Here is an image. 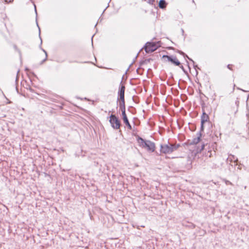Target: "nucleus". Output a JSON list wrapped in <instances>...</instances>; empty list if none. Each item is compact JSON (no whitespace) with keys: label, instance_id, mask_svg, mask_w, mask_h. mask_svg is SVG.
<instances>
[{"label":"nucleus","instance_id":"16","mask_svg":"<svg viewBox=\"0 0 249 249\" xmlns=\"http://www.w3.org/2000/svg\"><path fill=\"white\" fill-rule=\"evenodd\" d=\"M204 147H205V144H201V148L200 149H197V152H200L202 150H203V149L204 148Z\"/></svg>","mask_w":249,"mask_h":249},{"label":"nucleus","instance_id":"8","mask_svg":"<svg viewBox=\"0 0 249 249\" xmlns=\"http://www.w3.org/2000/svg\"><path fill=\"white\" fill-rule=\"evenodd\" d=\"M125 89V86L123 84V81L122 80L120 84V87L118 92V100H119V98H124Z\"/></svg>","mask_w":249,"mask_h":249},{"label":"nucleus","instance_id":"18","mask_svg":"<svg viewBox=\"0 0 249 249\" xmlns=\"http://www.w3.org/2000/svg\"><path fill=\"white\" fill-rule=\"evenodd\" d=\"M13 0H5V1L6 2V3H9V2H11L13 1Z\"/></svg>","mask_w":249,"mask_h":249},{"label":"nucleus","instance_id":"29","mask_svg":"<svg viewBox=\"0 0 249 249\" xmlns=\"http://www.w3.org/2000/svg\"><path fill=\"white\" fill-rule=\"evenodd\" d=\"M39 38H41V36H40V35H39Z\"/></svg>","mask_w":249,"mask_h":249},{"label":"nucleus","instance_id":"9","mask_svg":"<svg viewBox=\"0 0 249 249\" xmlns=\"http://www.w3.org/2000/svg\"><path fill=\"white\" fill-rule=\"evenodd\" d=\"M177 52H178L180 54L182 55L184 58L187 57L190 61H191L193 62V65H194V67L196 70V74H197V69H200L198 67V66L196 65H195L194 61L193 60H192L191 58H189L184 52H182L181 51L178 50L177 51Z\"/></svg>","mask_w":249,"mask_h":249},{"label":"nucleus","instance_id":"7","mask_svg":"<svg viewBox=\"0 0 249 249\" xmlns=\"http://www.w3.org/2000/svg\"><path fill=\"white\" fill-rule=\"evenodd\" d=\"M209 120V117L208 114H207L205 111L203 110L202 114L201 116V126H200V131H203L204 129V124L205 123L207 122Z\"/></svg>","mask_w":249,"mask_h":249},{"label":"nucleus","instance_id":"11","mask_svg":"<svg viewBox=\"0 0 249 249\" xmlns=\"http://www.w3.org/2000/svg\"><path fill=\"white\" fill-rule=\"evenodd\" d=\"M119 99L120 100L119 104L120 110H124V109H125L124 98H119Z\"/></svg>","mask_w":249,"mask_h":249},{"label":"nucleus","instance_id":"19","mask_svg":"<svg viewBox=\"0 0 249 249\" xmlns=\"http://www.w3.org/2000/svg\"><path fill=\"white\" fill-rule=\"evenodd\" d=\"M36 24H37V27H38V29H39V35H40V28H39V26H38V23H37V21H36Z\"/></svg>","mask_w":249,"mask_h":249},{"label":"nucleus","instance_id":"2","mask_svg":"<svg viewBox=\"0 0 249 249\" xmlns=\"http://www.w3.org/2000/svg\"><path fill=\"white\" fill-rule=\"evenodd\" d=\"M160 46V41L158 42H147L144 47V50L146 53H152L156 51Z\"/></svg>","mask_w":249,"mask_h":249},{"label":"nucleus","instance_id":"21","mask_svg":"<svg viewBox=\"0 0 249 249\" xmlns=\"http://www.w3.org/2000/svg\"><path fill=\"white\" fill-rule=\"evenodd\" d=\"M18 72H19V70H18V72H17V78H16V81H17V80H18Z\"/></svg>","mask_w":249,"mask_h":249},{"label":"nucleus","instance_id":"24","mask_svg":"<svg viewBox=\"0 0 249 249\" xmlns=\"http://www.w3.org/2000/svg\"><path fill=\"white\" fill-rule=\"evenodd\" d=\"M238 89H240V90H242V91H244V92H246V91L244 90V89H239V88H238Z\"/></svg>","mask_w":249,"mask_h":249},{"label":"nucleus","instance_id":"27","mask_svg":"<svg viewBox=\"0 0 249 249\" xmlns=\"http://www.w3.org/2000/svg\"><path fill=\"white\" fill-rule=\"evenodd\" d=\"M94 35L92 36L91 40L92 41V38L93 37Z\"/></svg>","mask_w":249,"mask_h":249},{"label":"nucleus","instance_id":"12","mask_svg":"<svg viewBox=\"0 0 249 249\" xmlns=\"http://www.w3.org/2000/svg\"><path fill=\"white\" fill-rule=\"evenodd\" d=\"M123 121L129 129L131 130L132 129V126L129 122L128 118L124 119Z\"/></svg>","mask_w":249,"mask_h":249},{"label":"nucleus","instance_id":"28","mask_svg":"<svg viewBox=\"0 0 249 249\" xmlns=\"http://www.w3.org/2000/svg\"><path fill=\"white\" fill-rule=\"evenodd\" d=\"M40 39H41L40 38ZM42 40H41V43H42Z\"/></svg>","mask_w":249,"mask_h":249},{"label":"nucleus","instance_id":"15","mask_svg":"<svg viewBox=\"0 0 249 249\" xmlns=\"http://www.w3.org/2000/svg\"><path fill=\"white\" fill-rule=\"evenodd\" d=\"M42 51L45 53L46 56H45V59H44L42 61V62H41V64H42L43 63H44V62L47 60V52H46L45 50H44V49H42Z\"/></svg>","mask_w":249,"mask_h":249},{"label":"nucleus","instance_id":"14","mask_svg":"<svg viewBox=\"0 0 249 249\" xmlns=\"http://www.w3.org/2000/svg\"><path fill=\"white\" fill-rule=\"evenodd\" d=\"M122 111V116H123V120L127 118L126 114L125 113V109H124V110H121Z\"/></svg>","mask_w":249,"mask_h":249},{"label":"nucleus","instance_id":"26","mask_svg":"<svg viewBox=\"0 0 249 249\" xmlns=\"http://www.w3.org/2000/svg\"><path fill=\"white\" fill-rule=\"evenodd\" d=\"M25 70H26V71H28V70H29V69H27V68H26V69H25Z\"/></svg>","mask_w":249,"mask_h":249},{"label":"nucleus","instance_id":"25","mask_svg":"<svg viewBox=\"0 0 249 249\" xmlns=\"http://www.w3.org/2000/svg\"><path fill=\"white\" fill-rule=\"evenodd\" d=\"M181 32L182 33V34H183L184 33V30L182 29H181Z\"/></svg>","mask_w":249,"mask_h":249},{"label":"nucleus","instance_id":"22","mask_svg":"<svg viewBox=\"0 0 249 249\" xmlns=\"http://www.w3.org/2000/svg\"><path fill=\"white\" fill-rule=\"evenodd\" d=\"M230 66H231V65H228L227 66V67H228V69H231V68Z\"/></svg>","mask_w":249,"mask_h":249},{"label":"nucleus","instance_id":"13","mask_svg":"<svg viewBox=\"0 0 249 249\" xmlns=\"http://www.w3.org/2000/svg\"><path fill=\"white\" fill-rule=\"evenodd\" d=\"M180 146V144H172V147L173 152L176 150H177Z\"/></svg>","mask_w":249,"mask_h":249},{"label":"nucleus","instance_id":"23","mask_svg":"<svg viewBox=\"0 0 249 249\" xmlns=\"http://www.w3.org/2000/svg\"><path fill=\"white\" fill-rule=\"evenodd\" d=\"M35 11H36V14H37V12H36V5H35Z\"/></svg>","mask_w":249,"mask_h":249},{"label":"nucleus","instance_id":"3","mask_svg":"<svg viewBox=\"0 0 249 249\" xmlns=\"http://www.w3.org/2000/svg\"><path fill=\"white\" fill-rule=\"evenodd\" d=\"M160 151L165 154L172 153L173 152L172 144L169 142L167 144H161L160 145Z\"/></svg>","mask_w":249,"mask_h":249},{"label":"nucleus","instance_id":"6","mask_svg":"<svg viewBox=\"0 0 249 249\" xmlns=\"http://www.w3.org/2000/svg\"><path fill=\"white\" fill-rule=\"evenodd\" d=\"M162 57L167 58L168 61L171 62L172 63L174 64L176 66H179L180 65V62L178 60L176 56H175L164 55H163Z\"/></svg>","mask_w":249,"mask_h":249},{"label":"nucleus","instance_id":"5","mask_svg":"<svg viewBox=\"0 0 249 249\" xmlns=\"http://www.w3.org/2000/svg\"><path fill=\"white\" fill-rule=\"evenodd\" d=\"M201 131L197 132L196 135L197 137L193 138L192 140H188L187 142L183 143V145H195L198 143L200 141V138L201 137Z\"/></svg>","mask_w":249,"mask_h":249},{"label":"nucleus","instance_id":"4","mask_svg":"<svg viewBox=\"0 0 249 249\" xmlns=\"http://www.w3.org/2000/svg\"><path fill=\"white\" fill-rule=\"evenodd\" d=\"M109 123L111 126L115 129H118L121 126V123L119 119L113 114H111L109 116Z\"/></svg>","mask_w":249,"mask_h":249},{"label":"nucleus","instance_id":"10","mask_svg":"<svg viewBox=\"0 0 249 249\" xmlns=\"http://www.w3.org/2000/svg\"><path fill=\"white\" fill-rule=\"evenodd\" d=\"M167 2L165 0H160L159 2V7L162 9H164L166 7Z\"/></svg>","mask_w":249,"mask_h":249},{"label":"nucleus","instance_id":"1","mask_svg":"<svg viewBox=\"0 0 249 249\" xmlns=\"http://www.w3.org/2000/svg\"><path fill=\"white\" fill-rule=\"evenodd\" d=\"M137 141L141 147L146 148L147 150L152 152L155 151V144L154 142L149 140H145L140 136H138Z\"/></svg>","mask_w":249,"mask_h":249},{"label":"nucleus","instance_id":"17","mask_svg":"<svg viewBox=\"0 0 249 249\" xmlns=\"http://www.w3.org/2000/svg\"><path fill=\"white\" fill-rule=\"evenodd\" d=\"M231 160H234V162H236L238 160L237 158H235L234 156H232V158Z\"/></svg>","mask_w":249,"mask_h":249},{"label":"nucleus","instance_id":"20","mask_svg":"<svg viewBox=\"0 0 249 249\" xmlns=\"http://www.w3.org/2000/svg\"><path fill=\"white\" fill-rule=\"evenodd\" d=\"M180 67L181 68V69L184 71V68L183 67V66H180Z\"/></svg>","mask_w":249,"mask_h":249}]
</instances>
